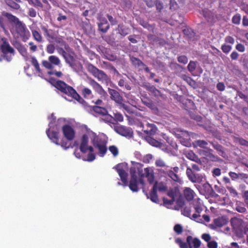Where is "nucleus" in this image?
Wrapping results in <instances>:
<instances>
[{
	"label": "nucleus",
	"mask_w": 248,
	"mask_h": 248,
	"mask_svg": "<svg viewBox=\"0 0 248 248\" xmlns=\"http://www.w3.org/2000/svg\"><path fill=\"white\" fill-rule=\"evenodd\" d=\"M47 81L62 93L71 97L84 107L87 106V103L80 96L77 92L72 86L66 84L63 81L56 80L53 77L49 78Z\"/></svg>",
	"instance_id": "obj_1"
},
{
	"label": "nucleus",
	"mask_w": 248,
	"mask_h": 248,
	"mask_svg": "<svg viewBox=\"0 0 248 248\" xmlns=\"http://www.w3.org/2000/svg\"><path fill=\"white\" fill-rule=\"evenodd\" d=\"M117 172L120 177L121 180L123 183L124 186H128L130 189L134 192H137L139 190L138 187V181L137 178H130L129 184H128L127 177L128 174L125 172L120 164L117 165L115 167Z\"/></svg>",
	"instance_id": "obj_2"
},
{
	"label": "nucleus",
	"mask_w": 248,
	"mask_h": 248,
	"mask_svg": "<svg viewBox=\"0 0 248 248\" xmlns=\"http://www.w3.org/2000/svg\"><path fill=\"white\" fill-rule=\"evenodd\" d=\"M53 123L50 122L49 123L48 126L49 127L46 130V134L48 138L54 143L58 145H61L64 149H67L71 147V143L69 142L70 140L66 139H62L60 143L59 142V132L51 130V128Z\"/></svg>",
	"instance_id": "obj_3"
},
{
	"label": "nucleus",
	"mask_w": 248,
	"mask_h": 248,
	"mask_svg": "<svg viewBox=\"0 0 248 248\" xmlns=\"http://www.w3.org/2000/svg\"><path fill=\"white\" fill-rule=\"evenodd\" d=\"M10 22L15 26L16 31L19 35L23 38H28L30 34L25 24L19 21L16 16H7Z\"/></svg>",
	"instance_id": "obj_4"
},
{
	"label": "nucleus",
	"mask_w": 248,
	"mask_h": 248,
	"mask_svg": "<svg viewBox=\"0 0 248 248\" xmlns=\"http://www.w3.org/2000/svg\"><path fill=\"white\" fill-rule=\"evenodd\" d=\"M89 139L86 134H84L81 139V142L79 146V150L83 154H85L88 151L90 152L87 156L86 160L88 161H93L95 158V155L93 153V148L92 146H88Z\"/></svg>",
	"instance_id": "obj_5"
},
{
	"label": "nucleus",
	"mask_w": 248,
	"mask_h": 248,
	"mask_svg": "<svg viewBox=\"0 0 248 248\" xmlns=\"http://www.w3.org/2000/svg\"><path fill=\"white\" fill-rule=\"evenodd\" d=\"M175 242L179 245L180 248H199L201 244L200 239L197 238H193L191 235L186 237V242H183L180 238H176Z\"/></svg>",
	"instance_id": "obj_6"
},
{
	"label": "nucleus",
	"mask_w": 248,
	"mask_h": 248,
	"mask_svg": "<svg viewBox=\"0 0 248 248\" xmlns=\"http://www.w3.org/2000/svg\"><path fill=\"white\" fill-rule=\"evenodd\" d=\"M1 43L0 44V50L2 52L3 58L8 62H10L12 58L8 56L9 54L14 55L15 50L10 45L7 39L4 37L0 38Z\"/></svg>",
	"instance_id": "obj_7"
},
{
	"label": "nucleus",
	"mask_w": 248,
	"mask_h": 248,
	"mask_svg": "<svg viewBox=\"0 0 248 248\" xmlns=\"http://www.w3.org/2000/svg\"><path fill=\"white\" fill-rule=\"evenodd\" d=\"M87 69L99 81H107L109 78L108 75L102 70L98 69L92 63H88Z\"/></svg>",
	"instance_id": "obj_8"
},
{
	"label": "nucleus",
	"mask_w": 248,
	"mask_h": 248,
	"mask_svg": "<svg viewBox=\"0 0 248 248\" xmlns=\"http://www.w3.org/2000/svg\"><path fill=\"white\" fill-rule=\"evenodd\" d=\"M92 142L93 146L98 150L99 155L101 157L104 156L107 151L106 142L96 135L92 139Z\"/></svg>",
	"instance_id": "obj_9"
},
{
	"label": "nucleus",
	"mask_w": 248,
	"mask_h": 248,
	"mask_svg": "<svg viewBox=\"0 0 248 248\" xmlns=\"http://www.w3.org/2000/svg\"><path fill=\"white\" fill-rule=\"evenodd\" d=\"M200 169L198 165L196 164H192L191 168L187 167L186 170V174L190 181L193 183L200 182L202 179V177L198 174L195 173L193 170L199 171Z\"/></svg>",
	"instance_id": "obj_10"
},
{
	"label": "nucleus",
	"mask_w": 248,
	"mask_h": 248,
	"mask_svg": "<svg viewBox=\"0 0 248 248\" xmlns=\"http://www.w3.org/2000/svg\"><path fill=\"white\" fill-rule=\"evenodd\" d=\"M179 168L178 167H170L164 172V173L172 180L176 182H180L181 178L179 174Z\"/></svg>",
	"instance_id": "obj_11"
},
{
	"label": "nucleus",
	"mask_w": 248,
	"mask_h": 248,
	"mask_svg": "<svg viewBox=\"0 0 248 248\" xmlns=\"http://www.w3.org/2000/svg\"><path fill=\"white\" fill-rule=\"evenodd\" d=\"M114 130L118 134L125 137L131 138L133 135V131L131 128L123 125L115 127Z\"/></svg>",
	"instance_id": "obj_12"
},
{
	"label": "nucleus",
	"mask_w": 248,
	"mask_h": 248,
	"mask_svg": "<svg viewBox=\"0 0 248 248\" xmlns=\"http://www.w3.org/2000/svg\"><path fill=\"white\" fill-rule=\"evenodd\" d=\"M89 83L92 86L94 91L102 96H106L107 94V92L103 88L102 86L93 78L89 79Z\"/></svg>",
	"instance_id": "obj_13"
},
{
	"label": "nucleus",
	"mask_w": 248,
	"mask_h": 248,
	"mask_svg": "<svg viewBox=\"0 0 248 248\" xmlns=\"http://www.w3.org/2000/svg\"><path fill=\"white\" fill-rule=\"evenodd\" d=\"M142 131L147 135L146 136H154L157 131V127L154 124L147 123L145 126L141 124Z\"/></svg>",
	"instance_id": "obj_14"
},
{
	"label": "nucleus",
	"mask_w": 248,
	"mask_h": 248,
	"mask_svg": "<svg viewBox=\"0 0 248 248\" xmlns=\"http://www.w3.org/2000/svg\"><path fill=\"white\" fill-rule=\"evenodd\" d=\"M62 133L64 137L68 140H72L74 139L75 132L73 128L68 124H65L62 128Z\"/></svg>",
	"instance_id": "obj_15"
},
{
	"label": "nucleus",
	"mask_w": 248,
	"mask_h": 248,
	"mask_svg": "<svg viewBox=\"0 0 248 248\" xmlns=\"http://www.w3.org/2000/svg\"><path fill=\"white\" fill-rule=\"evenodd\" d=\"M108 92L110 95V98L111 100L114 101L117 104H123L124 101L123 97L117 91L114 89L108 88Z\"/></svg>",
	"instance_id": "obj_16"
},
{
	"label": "nucleus",
	"mask_w": 248,
	"mask_h": 248,
	"mask_svg": "<svg viewBox=\"0 0 248 248\" xmlns=\"http://www.w3.org/2000/svg\"><path fill=\"white\" fill-rule=\"evenodd\" d=\"M41 28L44 35L47 41L49 42H51L56 39V35L53 30L51 29L48 30L44 26H41Z\"/></svg>",
	"instance_id": "obj_17"
},
{
	"label": "nucleus",
	"mask_w": 248,
	"mask_h": 248,
	"mask_svg": "<svg viewBox=\"0 0 248 248\" xmlns=\"http://www.w3.org/2000/svg\"><path fill=\"white\" fill-rule=\"evenodd\" d=\"M98 20L97 24L99 30L102 32H106L109 28L107 19L105 17L98 16Z\"/></svg>",
	"instance_id": "obj_18"
},
{
	"label": "nucleus",
	"mask_w": 248,
	"mask_h": 248,
	"mask_svg": "<svg viewBox=\"0 0 248 248\" xmlns=\"http://www.w3.org/2000/svg\"><path fill=\"white\" fill-rule=\"evenodd\" d=\"M91 110L100 115H108L109 117L112 118V116L108 114L107 109L104 107H101L98 106H93L91 107Z\"/></svg>",
	"instance_id": "obj_19"
},
{
	"label": "nucleus",
	"mask_w": 248,
	"mask_h": 248,
	"mask_svg": "<svg viewBox=\"0 0 248 248\" xmlns=\"http://www.w3.org/2000/svg\"><path fill=\"white\" fill-rule=\"evenodd\" d=\"M157 182H156L153 186L152 191L150 193V200L154 202L157 203L159 201L158 196L157 194Z\"/></svg>",
	"instance_id": "obj_20"
},
{
	"label": "nucleus",
	"mask_w": 248,
	"mask_h": 248,
	"mask_svg": "<svg viewBox=\"0 0 248 248\" xmlns=\"http://www.w3.org/2000/svg\"><path fill=\"white\" fill-rule=\"evenodd\" d=\"M210 143L220 155L224 156L225 153L224 151V148L221 144L215 141H210Z\"/></svg>",
	"instance_id": "obj_21"
},
{
	"label": "nucleus",
	"mask_w": 248,
	"mask_h": 248,
	"mask_svg": "<svg viewBox=\"0 0 248 248\" xmlns=\"http://www.w3.org/2000/svg\"><path fill=\"white\" fill-rule=\"evenodd\" d=\"M144 175L150 184H152L154 182V175L153 171L151 169L149 168L144 169Z\"/></svg>",
	"instance_id": "obj_22"
},
{
	"label": "nucleus",
	"mask_w": 248,
	"mask_h": 248,
	"mask_svg": "<svg viewBox=\"0 0 248 248\" xmlns=\"http://www.w3.org/2000/svg\"><path fill=\"white\" fill-rule=\"evenodd\" d=\"M184 195L188 201H192L194 197V192L190 188L186 187L184 191Z\"/></svg>",
	"instance_id": "obj_23"
},
{
	"label": "nucleus",
	"mask_w": 248,
	"mask_h": 248,
	"mask_svg": "<svg viewBox=\"0 0 248 248\" xmlns=\"http://www.w3.org/2000/svg\"><path fill=\"white\" fill-rule=\"evenodd\" d=\"M228 221L224 217H218L214 220V224L216 227H221L227 224Z\"/></svg>",
	"instance_id": "obj_24"
},
{
	"label": "nucleus",
	"mask_w": 248,
	"mask_h": 248,
	"mask_svg": "<svg viewBox=\"0 0 248 248\" xmlns=\"http://www.w3.org/2000/svg\"><path fill=\"white\" fill-rule=\"evenodd\" d=\"M7 5L15 9H18L20 6L16 2H20V0H5Z\"/></svg>",
	"instance_id": "obj_25"
},
{
	"label": "nucleus",
	"mask_w": 248,
	"mask_h": 248,
	"mask_svg": "<svg viewBox=\"0 0 248 248\" xmlns=\"http://www.w3.org/2000/svg\"><path fill=\"white\" fill-rule=\"evenodd\" d=\"M144 88L151 92V93L155 96H158L160 94V91L157 89L155 86L152 85H144Z\"/></svg>",
	"instance_id": "obj_26"
},
{
	"label": "nucleus",
	"mask_w": 248,
	"mask_h": 248,
	"mask_svg": "<svg viewBox=\"0 0 248 248\" xmlns=\"http://www.w3.org/2000/svg\"><path fill=\"white\" fill-rule=\"evenodd\" d=\"M151 136H146L145 137L146 140L152 146L155 147H160L161 145V143L154 139Z\"/></svg>",
	"instance_id": "obj_27"
},
{
	"label": "nucleus",
	"mask_w": 248,
	"mask_h": 248,
	"mask_svg": "<svg viewBox=\"0 0 248 248\" xmlns=\"http://www.w3.org/2000/svg\"><path fill=\"white\" fill-rule=\"evenodd\" d=\"M179 194V190L176 188H170L167 192L168 196L174 201L175 200V198L178 196Z\"/></svg>",
	"instance_id": "obj_28"
},
{
	"label": "nucleus",
	"mask_w": 248,
	"mask_h": 248,
	"mask_svg": "<svg viewBox=\"0 0 248 248\" xmlns=\"http://www.w3.org/2000/svg\"><path fill=\"white\" fill-rule=\"evenodd\" d=\"M195 146L199 147L202 148L207 149L208 142L204 140H196L193 143Z\"/></svg>",
	"instance_id": "obj_29"
},
{
	"label": "nucleus",
	"mask_w": 248,
	"mask_h": 248,
	"mask_svg": "<svg viewBox=\"0 0 248 248\" xmlns=\"http://www.w3.org/2000/svg\"><path fill=\"white\" fill-rule=\"evenodd\" d=\"M130 61L132 64L135 66L140 67L145 65L144 63L139 58L132 57L130 58Z\"/></svg>",
	"instance_id": "obj_30"
},
{
	"label": "nucleus",
	"mask_w": 248,
	"mask_h": 248,
	"mask_svg": "<svg viewBox=\"0 0 248 248\" xmlns=\"http://www.w3.org/2000/svg\"><path fill=\"white\" fill-rule=\"evenodd\" d=\"M31 63L34 66L36 72L39 74L41 73V70L40 68L39 64L35 57H32L31 58Z\"/></svg>",
	"instance_id": "obj_31"
},
{
	"label": "nucleus",
	"mask_w": 248,
	"mask_h": 248,
	"mask_svg": "<svg viewBox=\"0 0 248 248\" xmlns=\"http://www.w3.org/2000/svg\"><path fill=\"white\" fill-rule=\"evenodd\" d=\"M234 141L238 143L240 145L248 147V141L242 138L234 137Z\"/></svg>",
	"instance_id": "obj_32"
},
{
	"label": "nucleus",
	"mask_w": 248,
	"mask_h": 248,
	"mask_svg": "<svg viewBox=\"0 0 248 248\" xmlns=\"http://www.w3.org/2000/svg\"><path fill=\"white\" fill-rule=\"evenodd\" d=\"M66 62L68 63L71 67L75 65V59L73 56L68 54L65 58H64Z\"/></svg>",
	"instance_id": "obj_33"
},
{
	"label": "nucleus",
	"mask_w": 248,
	"mask_h": 248,
	"mask_svg": "<svg viewBox=\"0 0 248 248\" xmlns=\"http://www.w3.org/2000/svg\"><path fill=\"white\" fill-rule=\"evenodd\" d=\"M81 94L85 98L88 99L92 95V92L89 88L84 87L81 90Z\"/></svg>",
	"instance_id": "obj_34"
},
{
	"label": "nucleus",
	"mask_w": 248,
	"mask_h": 248,
	"mask_svg": "<svg viewBox=\"0 0 248 248\" xmlns=\"http://www.w3.org/2000/svg\"><path fill=\"white\" fill-rule=\"evenodd\" d=\"M48 59L52 65H59L60 64L61 62L59 58L55 55L49 56Z\"/></svg>",
	"instance_id": "obj_35"
},
{
	"label": "nucleus",
	"mask_w": 248,
	"mask_h": 248,
	"mask_svg": "<svg viewBox=\"0 0 248 248\" xmlns=\"http://www.w3.org/2000/svg\"><path fill=\"white\" fill-rule=\"evenodd\" d=\"M32 34L33 38L38 42L41 43L43 41V38L41 34L36 30H32Z\"/></svg>",
	"instance_id": "obj_36"
},
{
	"label": "nucleus",
	"mask_w": 248,
	"mask_h": 248,
	"mask_svg": "<svg viewBox=\"0 0 248 248\" xmlns=\"http://www.w3.org/2000/svg\"><path fill=\"white\" fill-rule=\"evenodd\" d=\"M181 78L185 81H186L189 85L193 86L195 84V82L192 78L186 76V75H183Z\"/></svg>",
	"instance_id": "obj_37"
},
{
	"label": "nucleus",
	"mask_w": 248,
	"mask_h": 248,
	"mask_svg": "<svg viewBox=\"0 0 248 248\" xmlns=\"http://www.w3.org/2000/svg\"><path fill=\"white\" fill-rule=\"evenodd\" d=\"M184 34L188 36L189 38H191L194 36V32L191 28L186 27L185 29L183 30Z\"/></svg>",
	"instance_id": "obj_38"
},
{
	"label": "nucleus",
	"mask_w": 248,
	"mask_h": 248,
	"mask_svg": "<svg viewBox=\"0 0 248 248\" xmlns=\"http://www.w3.org/2000/svg\"><path fill=\"white\" fill-rule=\"evenodd\" d=\"M196 65H197L196 62L190 61L187 65V69H188V71L191 73L194 72L196 69Z\"/></svg>",
	"instance_id": "obj_39"
},
{
	"label": "nucleus",
	"mask_w": 248,
	"mask_h": 248,
	"mask_svg": "<svg viewBox=\"0 0 248 248\" xmlns=\"http://www.w3.org/2000/svg\"><path fill=\"white\" fill-rule=\"evenodd\" d=\"M103 64L106 65V66L108 69L112 70L115 73L117 74L118 75H120L118 70L111 63L107 62H103Z\"/></svg>",
	"instance_id": "obj_40"
},
{
	"label": "nucleus",
	"mask_w": 248,
	"mask_h": 248,
	"mask_svg": "<svg viewBox=\"0 0 248 248\" xmlns=\"http://www.w3.org/2000/svg\"><path fill=\"white\" fill-rule=\"evenodd\" d=\"M42 64L43 66H44L47 69L52 70V69H53V66L51 64V63L50 62L49 60H43L42 62Z\"/></svg>",
	"instance_id": "obj_41"
},
{
	"label": "nucleus",
	"mask_w": 248,
	"mask_h": 248,
	"mask_svg": "<svg viewBox=\"0 0 248 248\" xmlns=\"http://www.w3.org/2000/svg\"><path fill=\"white\" fill-rule=\"evenodd\" d=\"M155 5L156 9L158 12H161L164 9L163 3L161 1L159 0H156Z\"/></svg>",
	"instance_id": "obj_42"
},
{
	"label": "nucleus",
	"mask_w": 248,
	"mask_h": 248,
	"mask_svg": "<svg viewBox=\"0 0 248 248\" xmlns=\"http://www.w3.org/2000/svg\"><path fill=\"white\" fill-rule=\"evenodd\" d=\"M49 75H55L56 77L60 78L63 76V74L61 71H56L55 70H50L47 72Z\"/></svg>",
	"instance_id": "obj_43"
},
{
	"label": "nucleus",
	"mask_w": 248,
	"mask_h": 248,
	"mask_svg": "<svg viewBox=\"0 0 248 248\" xmlns=\"http://www.w3.org/2000/svg\"><path fill=\"white\" fill-rule=\"evenodd\" d=\"M108 149L114 156H116L118 155L119 151L116 146L114 145L110 146Z\"/></svg>",
	"instance_id": "obj_44"
},
{
	"label": "nucleus",
	"mask_w": 248,
	"mask_h": 248,
	"mask_svg": "<svg viewBox=\"0 0 248 248\" xmlns=\"http://www.w3.org/2000/svg\"><path fill=\"white\" fill-rule=\"evenodd\" d=\"M157 190L160 192H165L167 190V186L162 182L158 184L157 183Z\"/></svg>",
	"instance_id": "obj_45"
},
{
	"label": "nucleus",
	"mask_w": 248,
	"mask_h": 248,
	"mask_svg": "<svg viewBox=\"0 0 248 248\" xmlns=\"http://www.w3.org/2000/svg\"><path fill=\"white\" fill-rule=\"evenodd\" d=\"M186 156L187 158L195 161L198 159L197 156L192 151L187 153Z\"/></svg>",
	"instance_id": "obj_46"
},
{
	"label": "nucleus",
	"mask_w": 248,
	"mask_h": 248,
	"mask_svg": "<svg viewBox=\"0 0 248 248\" xmlns=\"http://www.w3.org/2000/svg\"><path fill=\"white\" fill-rule=\"evenodd\" d=\"M178 8V5L175 0H170V9L171 11H175Z\"/></svg>",
	"instance_id": "obj_47"
},
{
	"label": "nucleus",
	"mask_w": 248,
	"mask_h": 248,
	"mask_svg": "<svg viewBox=\"0 0 248 248\" xmlns=\"http://www.w3.org/2000/svg\"><path fill=\"white\" fill-rule=\"evenodd\" d=\"M227 188L232 196L233 197H236L237 196L238 193L232 186H227Z\"/></svg>",
	"instance_id": "obj_48"
},
{
	"label": "nucleus",
	"mask_w": 248,
	"mask_h": 248,
	"mask_svg": "<svg viewBox=\"0 0 248 248\" xmlns=\"http://www.w3.org/2000/svg\"><path fill=\"white\" fill-rule=\"evenodd\" d=\"M118 30L119 33L123 36H124L128 34L127 30L124 29L123 26H121L120 25H118Z\"/></svg>",
	"instance_id": "obj_49"
},
{
	"label": "nucleus",
	"mask_w": 248,
	"mask_h": 248,
	"mask_svg": "<svg viewBox=\"0 0 248 248\" xmlns=\"http://www.w3.org/2000/svg\"><path fill=\"white\" fill-rule=\"evenodd\" d=\"M177 60L180 63H182L184 64H186L188 62V59L187 57L185 55L179 56L177 58Z\"/></svg>",
	"instance_id": "obj_50"
},
{
	"label": "nucleus",
	"mask_w": 248,
	"mask_h": 248,
	"mask_svg": "<svg viewBox=\"0 0 248 248\" xmlns=\"http://www.w3.org/2000/svg\"><path fill=\"white\" fill-rule=\"evenodd\" d=\"M232 48V46L224 44L222 45L221 48L224 53L227 54L231 51Z\"/></svg>",
	"instance_id": "obj_51"
},
{
	"label": "nucleus",
	"mask_w": 248,
	"mask_h": 248,
	"mask_svg": "<svg viewBox=\"0 0 248 248\" xmlns=\"http://www.w3.org/2000/svg\"><path fill=\"white\" fill-rule=\"evenodd\" d=\"M238 96L241 99H243L245 102L248 103V95L243 93L241 91H238L237 92Z\"/></svg>",
	"instance_id": "obj_52"
},
{
	"label": "nucleus",
	"mask_w": 248,
	"mask_h": 248,
	"mask_svg": "<svg viewBox=\"0 0 248 248\" xmlns=\"http://www.w3.org/2000/svg\"><path fill=\"white\" fill-rule=\"evenodd\" d=\"M173 229L177 234H181L183 232V227L180 224H176L174 226Z\"/></svg>",
	"instance_id": "obj_53"
},
{
	"label": "nucleus",
	"mask_w": 248,
	"mask_h": 248,
	"mask_svg": "<svg viewBox=\"0 0 248 248\" xmlns=\"http://www.w3.org/2000/svg\"><path fill=\"white\" fill-rule=\"evenodd\" d=\"M157 0H143L146 5L150 8L155 6Z\"/></svg>",
	"instance_id": "obj_54"
},
{
	"label": "nucleus",
	"mask_w": 248,
	"mask_h": 248,
	"mask_svg": "<svg viewBox=\"0 0 248 248\" xmlns=\"http://www.w3.org/2000/svg\"><path fill=\"white\" fill-rule=\"evenodd\" d=\"M55 47L53 44H49L46 46V51L49 54H52L54 52Z\"/></svg>",
	"instance_id": "obj_55"
},
{
	"label": "nucleus",
	"mask_w": 248,
	"mask_h": 248,
	"mask_svg": "<svg viewBox=\"0 0 248 248\" xmlns=\"http://www.w3.org/2000/svg\"><path fill=\"white\" fill-rule=\"evenodd\" d=\"M114 119L117 122H122L124 120V118L122 114L119 112L114 113Z\"/></svg>",
	"instance_id": "obj_56"
},
{
	"label": "nucleus",
	"mask_w": 248,
	"mask_h": 248,
	"mask_svg": "<svg viewBox=\"0 0 248 248\" xmlns=\"http://www.w3.org/2000/svg\"><path fill=\"white\" fill-rule=\"evenodd\" d=\"M183 214L186 217H190V216H191L190 209L187 207H185L183 210Z\"/></svg>",
	"instance_id": "obj_57"
},
{
	"label": "nucleus",
	"mask_w": 248,
	"mask_h": 248,
	"mask_svg": "<svg viewBox=\"0 0 248 248\" xmlns=\"http://www.w3.org/2000/svg\"><path fill=\"white\" fill-rule=\"evenodd\" d=\"M207 156L209 158V159L212 161H218L220 160V158L217 155H213L212 153H209Z\"/></svg>",
	"instance_id": "obj_58"
},
{
	"label": "nucleus",
	"mask_w": 248,
	"mask_h": 248,
	"mask_svg": "<svg viewBox=\"0 0 248 248\" xmlns=\"http://www.w3.org/2000/svg\"><path fill=\"white\" fill-rule=\"evenodd\" d=\"M228 174L232 181H235L238 179V173L233 171H230Z\"/></svg>",
	"instance_id": "obj_59"
},
{
	"label": "nucleus",
	"mask_w": 248,
	"mask_h": 248,
	"mask_svg": "<svg viewBox=\"0 0 248 248\" xmlns=\"http://www.w3.org/2000/svg\"><path fill=\"white\" fill-rule=\"evenodd\" d=\"M206 18V20L209 23L210 25H213L214 23L215 22V19L217 18V16H205Z\"/></svg>",
	"instance_id": "obj_60"
},
{
	"label": "nucleus",
	"mask_w": 248,
	"mask_h": 248,
	"mask_svg": "<svg viewBox=\"0 0 248 248\" xmlns=\"http://www.w3.org/2000/svg\"><path fill=\"white\" fill-rule=\"evenodd\" d=\"M238 179L245 181L248 179V174L243 172L238 173Z\"/></svg>",
	"instance_id": "obj_61"
},
{
	"label": "nucleus",
	"mask_w": 248,
	"mask_h": 248,
	"mask_svg": "<svg viewBox=\"0 0 248 248\" xmlns=\"http://www.w3.org/2000/svg\"><path fill=\"white\" fill-rule=\"evenodd\" d=\"M235 48L240 52H243L245 50V46L241 43L237 44L235 46Z\"/></svg>",
	"instance_id": "obj_62"
},
{
	"label": "nucleus",
	"mask_w": 248,
	"mask_h": 248,
	"mask_svg": "<svg viewBox=\"0 0 248 248\" xmlns=\"http://www.w3.org/2000/svg\"><path fill=\"white\" fill-rule=\"evenodd\" d=\"M130 178H132L133 177L134 178H137V176L136 175L137 169L135 167H131L130 168Z\"/></svg>",
	"instance_id": "obj_63"
},
{
	"label": "nucleus",
	"mask_w": 248,
	"mask_h": 248,
	"mask_svg": "<svg viewBox=\"0 0 248 248\" xmlns=\"http://www.w3.org/2000/svg\"><path fill=\"white\" fill-rule=\"evenodd\" d=\"M207 247L209 248H217V243L215 241H209L208 242Z\"/></svg>",
	"instance_id": "obj_64"
}]
</instances>
